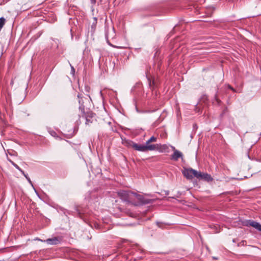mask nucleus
I'll return each mask as SVG.
<instances>
[{"label": "nucleus", "mask_w": 261, "mask_h": 261, "mask_svg": "<svg viewBox=\"0 0 261 261\" xmlns=\"http://www.w3.org/2000/svg\"><path fill=\"white\" fill-rule=\"evenodd\" d=\"M215 99L217 101V103L219 104L220 102V100L218 99L217 94H215Z\"/></svg>", "instance_id": "a211bd4d"}, {"label": "nucleus", "mask_w": 261, "mask_h": 261, "mask_svg": "<svg viewBox=\"0 0 261 261\" xmlns=\"http://www.w3.org/2000/svg\"><path fill=\"white\" fill-rule=\"evenodd\" d=\"M44 242H45L49 245H57L60 243V240L58 237H54L53 238L47 239L44 241Z\"/></svg>", "instance_id": "6e6552de"}, {"label": "nucleus", "mask_w": 261, "mask_h": 261, "mask_svg": "<svg viewBox=\"0 0 261 261\" xmlns=\"http://www.w3.org/2000/svg\"><path fill=\"white\" fill-rule=\"evenodd\" d=\"M77 97L79 98V110L81 111V113H84V112H85V106L84 105V102L82 98V94H79Z\"/></svg>", "instance_id": "1a4fd4ad"}, {"label": "nucleus", "mask_w": 261, "mask_h": 261, "mask_svg": "<svg viewBox=\"0 0 261 261\" xmlns=\"http://www.w3.org/2000/svg\"><path fill=\"white\" fill-rule=\"evenodd\" d=\"M8 161L11 163V164L13 166H14V165H15L16 164H15L13 161H12V160H11L10 159H8Z\"/></svg>", "instance_id": "aec40b11"}, {"label": "nucleus", "mask_w": 261, "mask_h": 261, "mask_svg": "<svg viewBox=\"0 0 261 261\" xmlns=\"http://www.w3.org/2000/svg\"><path fill=\"white\" fill-rule=\"evenodd\" d=\"M244 225L246 226H252L259 231L261 232V224L251 220H248L244 222Z\"/></svg>", "instance_id": "39448f33"}, {"label": "nucleus", "mask_w": 261, "mask_h": 261, "mask_svg": "<svg viewBox=\"0 0 261 261\" xmlns=\"http://www.w3.org/2000/svg\"><path fill=\"white\" fill-rule=\"evenodd\" d=\"M229 88L230 89H232V90H233V89L232 88H231L230 86H229Z\"/></svg>", "instance_id": "b1692460"}, {"label": "nucleus", "mask_w": 261, "mask_h": 261, "mask_svg": "<svg viewBox=\"0 0 261 261\" xmlns=\"http://www.w3.org/2000/svg\"><path fill=\"white\" fill-rule=\"evenodd\" d=\"M118 195L123 201L135 206L138 205L137 202H134V192L130 191L120 190L118 192Z\"/></svg>", "instance_id": "f03ea898"}, {"label": "nucleus", "mask_w": 261, "mask_h": 261, "mask_svg": "<svg viewBox=\"0 0 261 261\" xmlns=\"http://www.w3.org/2000/svg\"><path fill=\"white\" fill-rule=\"evenodd\" d=\"M8 161L11 163V164L13 166H14V165H15L16 164H15L13 161H12V160H11L10 159H8Z\"/></svg>", "instance_id": "412c9836"}, {"label": "nucleus", "mask_w": 261, "mask_h": 261, "mask_svg": "<svg viewBox=\"0 0 261 261\" xmlns=\"http://www.w3.org/2000/svg\"><path fill=\"white\" fill-rule=\"evenodd\" d=\"M24 176V177L26 178V179H27V180L29 181V182L33 186V183L32 182V181L31 180V179L30 178V177L28 176L27 174H25L24 173V175H23Z\"/></svg>", "instance_id": "4468645a"}, {"label": "nucleus", "mask_w": 261, "mask_h": 261, "mask_svg": "<svg viewBox=\"0 0 261 261\" xmlns=\"http://www.w3.org/2000/svg\"><path fill=\"white\" fill-rule=\"evenodd\" d=\"M136 200H137L139 202V203H138V205L149 204L152 202V200L146 199L143 196L134 193V202H136Z\"/></svg>", "instance_id": "7ed1b4c3"}, {"label": "nucleus", "mask_w": 261, "mask_h": 261, "mask_svg": "<svg viewBox=\"0 0 261 261\" xmlns=\"http://www.w3.org/2000/svg\"><path fill=\"white\" fill-rule=\"evenodd\" d=\"M105 37H106V39L107 40V43L110 45H112V44L110 43V42H109V40H108V32L107 31L106 32V34H105Z\"/></svg>", "instance_id": "dca6fc26"}, {"label": "nucleus", "mask_w": 261, "mask_h": 261, "mask_svg": "<svg viewBox=\"0 0 261 261\" xmlns=\"http://www.w3.org/2000/svg\"><path fill=\"white\" fill-rule=\"evenodd\" d=\"M81 114L82 117L85 118L86 119L85 123L86 125H89L92 123L93 121L91 119L93 118L95 115L93 113L90 111L87 112H84V113H81Z\"/></svg>", "instance_id": "423d86ee"}, {"label": "nucleus", "mask_w": 261, "mask_h": 261, "mask_svg": "<svg viewBox=\"0 0 261 261\" xmlns=\"http://www.w3.org/2000/svg\"><path fill=\"white\" fill-rule=\"evenodd\" d=\"M148 84L149 88L152 90H153L155 89V88L156 87V83L154 80H151L150 79H148Z\"/></svg>", "instance_id": "9b49d317"}, {"label": "nucleus", "mask_w": 261, "mask_h": 261, "mask_svg": "<svg viewBox=\"0 0 261 261\" xmlns=\"http://www.w3.org/2000/svg\"><path fill=\"white\" fill-rule=\"evenodd\" d=\"M150 142L148 141V140L146 142V145H150Z\"/></svg>", "instance_id": "4be33fe9"}, {"label": "nucleus", "mask_w": 261, "mask_h": 261, "mask_svg": "<svg viewBox=\"0 0 261 261\" xmlns=\"http://www.w3.org/2000/svg\"><path fill=\"white\" fill-rule=\"evenodd\" d=\"M49 134H50L51 136H53V137H57V134L56 133V132H55L54 130H50L49 132Z\"/></svg>", "instance_id": "2eb2a0df"}, {"label": "nucleus", "mask_w": 261, "mask_h": 261, "mask_svg": "<svg viewBox=\"0 0 261 261\" xmlns=\"http://www.w3.org/2000/svg\"><path fill=\"white\" fill-rule=\"evenodd\" d=\"M14 167L18 170H19L22 173V174L24 175V172L17 164L14 165Z\"/></svg>", "instance_id": "f8f14e48"}, {"label": "nucleus", "mask_w": 261, "mask_h": 261, "mask_svg": "<svg viewBox=\"0 0 261 261\" xmlns=\"http://www.w3.org/2000/svg\"><path fill=\"white\" fill-rule=\"evenodd\" d=\"M96 0H91L92 3H95Z\"/></svg>", "instance_id": "5701e85b"}, {"label": "nucleus", "mask_w": 261, "mask_h": 261, "mask_svg": "<svg viewBox=\"0 0 261 261\" xmlns=\"http://www.w3.org/2000/svg\"><path fill=\"white\" fill-rule=\"evenodd\" d=\"M197 173L196 170L192 168L186 169L182 171L183 175L189 179L197 177Z\"/></svg>", "instance_id": "20e7f679"}, {"label": "nucleus", "mask_w": 261, "mask_h": 261, "mask_svg": "<svg viewBox=\"0 0 261 261\" xmlns=\"http://www.w3.org/2000/svg\"><path fill=\"white\" fill-rule=\"evenodd\" d=\"M130 146H132L136 150L142 152H146L148 150L152 151L155 150H159L161 149V147L165 148L167 147L166 145H161L158 144H156L155 145H143L138 144L134 142H130Z\"/></svg>", "instance_id": "f257e3e1"}, {"label": "nucleus", "mask_w": 261, "mask_h": 261, "mask_svg": "<svg viewBox=\"0 0 261 261\" xmlns=\"http://www.w3.org/2000/svg\"><path fill=\"white\" fill-rule=\"evenodd\" d=\"M8 161L11 163V164L13 166H14V165H15L16 164H15L13 161H12V160H11L10 159H8Z\"/></svg>", "instance_id": "6ab92c4d"}, {"label": "nucleus", "mask_w": 261, "mask_h": 261, "mask_svg": "<svg viewBox=\"0 0 261 261\" xmlns=\"http://www.w3.org/2000/svg\"><path fill=\"white\" fill-rule=\"evenodd\" d=\"M71 73L74 74V72H75V69L74 68V67L73 66H72L71 65Z\"/></svg>", "instance_id": "f3484780"}, {"label": "nucleus", "mask_w": 261, "mask_h": 261, "mask_svg": "<svg viewBox=\"0 0 261 261\" xmlns=\"http://www.w3.org/2000/svg\"><path fill=\"white\" fill-rule=\"evenodd\" d=\"M173 149L174 150V151L171 156V159L174 161H177L179 158L182 157L183 154L181 152L176 150L174 147H173Z\"/></svg>", "instance_id": "9d476101"}, {"label": "nucleus", "mask_w": 261, "mask_h": 261, "mask_svg": "<svg viewBox=\"0 0 261 261\" xmlns=\"http://www.w3.org/2000/svg\"><path fill=\"white\" fill-rule=\"evenodd\" d=\"M156 140H157V138L156 137H155L154 136H152L149 139H148V141L150 142H156Z\"/></svg>", "instance_id": "ddd939ff"}, {"label": "nucleus", "mask_w": 261, "mask_h": 261, "mask_svg": "<svg viewBox=\"0 0 261 261\" xmlns=\"http://www.w3.org/2000/svg\"><path fill=\"white\" fill-rule=\"evenodd\" d=\"M196 178L199 180H203L206 181H211L213 179L210 174L201 172H198Z\"/></svg>", "instance_id": "0eeeda50"}]
</instances>
